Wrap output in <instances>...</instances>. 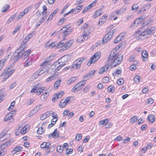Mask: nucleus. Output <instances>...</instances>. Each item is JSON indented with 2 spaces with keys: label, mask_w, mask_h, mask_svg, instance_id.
<instances>
[{
  "label": "nucleus",
  "mask_w": 156,
  "mask_h": 156,
  "mask_svg": "<svg viewBox=\"0 0 156 156\" xmlns=\"http://www.w3.org/2000/svg\"><path fill=\"white\" fill-rule=\"evenodd\" d=\"M73 31L72 28H70V25L67 24L62 27L61 29L58 31V33L64 36L63 39L59 43L56 42H53L51 44H49V48H52L56 46V48H61L60 51H62L66 50L71 47L73 44V41L70 40L68 41H66L65 36L69 34Z\"/></svg>",
  "instance_id": "f257e3e1"
},
{
  "label": "nucleus",
  "mask_w": 156,
  "mask_h": 156,
  "mask_svg": "<svg viewBox=\"0 0 156 156\" xmlns=\"http://www.w3.org/2000/svg\"><path fill=\"white\" fill-rule=\"evenodd\" d=\"M123 58L122 55L118 54L116 50H113L108 56L107 61L108 63L112 62L111 66L112 68L120 64Z\"/></svg>",
  "instance_id": "f03ea898"
},
{
  "label": "nucleus",
  "mask_w": 156,
  "mask_h": 156,
  "mask_svg": "<svg viewBox=\"0 0 156 156\" xmlns=\"http://www.w3.org/2000/svg\"><path fill=\"white\" fill-rule=\"evenodd\" d=\"M155 28L154 27H151L148 30H146L144 32L140 33V31L139 30L135 32L134 34V35L136 36V38L138 40L143 39L144 37L147 35L152 34L154 31Z\"/></svg>",
  "instance_id": "7ed1b4c3"
},
{
  "label": "nucleus",
  "mask_w": 156,
  "mask_h": 156,
  "mask_svg": "<svg viewBox=\"0 0 156 156\" xmlns=\"http://www.w3.org/2000/svg\"><path fill=\"white\" fill-rule=\"evenodd\" d=\"M14 71V69H11L9 68L6 69L0 76L1 77L4 76L2 82L5 81L12 74Z\"/></svg>",
  "instance_id": "20e7f679"
},
{
  "label": "nucleus",
  "mask_w": 156,
  "mask_h": 156,
  "mask_svg": "<svg viewBox=\"0 0 156 156\" xmlns=\"http://www.w3.org/2000/svg\"><path fill=\"white\" fill-rule=\"evenodd\" d=\"M71 55H66L62 56L58 61L62 68L65 66L67 62L70 59Z\"/></svg>",
  "instance_id": "39448f33"
},
{
  "label": "nucleus",
  "mask_w": 156,
  "mask_h": 156,
  "mask_svg": "<svg viewBox=\"0 0 156 156\" xmlns=\"http://www.w3.org/2000/svg\"><path fill=\"white\" fill-rule=\"evenodd\" d=\"M86 58H85L81 57L76 59L74 62L73 65L71 66V69L75 68L76 69H79L80 68L81 63L83 61H86Z\"/></svg>",
  "instance_id": "423d86ee"
},
{
  "label": "nucleus",
  "mask_w": 156,
  "mask_h": 156,
  "mask_svg": "<svg viewBox=\"0 0 156 156\" xmlns=\"http://www.w3.org/2000/svg\"><path fill=\"white\" fill-rule=\"evenodd\" d=\"M62 68L58 61H56L49 67V73H55Z\"/></svg>",
  "instance_id": "0eeeda50"
},
{
  "label": "nucleus",
  "mask_w": 156,
  "mask_h": 156,
  "mask_svg": "<svg viewBox=\"0 0 156 156\" xmlns=\"http://www.w3.org/2000/svg\"><path fill=\"white\" fill-rule=\"evenodd\" d=\"M101 55V53L100 52L98 51L95 53L93 56L90 58L88 62L87 65L88 66H90L92 63H95L99 58Z\"/></svg>",
  "instance_id": "6e6552de"
},
{
  "label": "nucleus",
  "mask_w": 156,
  "mask_h": 156,
  "mask_svg": "<svg viewBox=\"0 0 156 156\" xmlns=\"http://www.w3.org/2000/svg\"><path fill=\"white\" fill-rule=\"evenodd\" d=\"M18 50H16L13 55L11 56V59H14V62H16L22 57V53L19 52Z\"/></svg>",
  "instance_id": "1a4fd4ad"
},
{
  "label": "nucleus",
  "mask_w": 156,
  "mask_h": 156,
  "mask_svg": "<svg viewBox=\"0 0 156 156\" xmlns=\"http://www.w3.org/2000/svg\"><path fill=\"white\" fill-rule=\"evenodd\" d=\"M85 83L84 81H81L76 84L72 89V91L76 92L80 90L84 86Z\"/></svg>",
  "instance_id": "9d476101"
},
{
  "label": "nucleus",
  "mask_w": 156,
  "mask_h": 156,
  "mask_svg": "<svg viewBox=\"0 0 156 156\" xmlns=\"http://www.w3.org/2000/svg\"><path fill=\"white\" fill-rule=\"evenodd\" d=\"M48 69L46 70V68L45 67H42L39 70L37 71V73H35L34 74V76L35 78V77H38L40 75H41L42 74L44 73V75L46 74H48Z\"/></svg>",
  "instance_id": "9b49d317"
},
{
  "label": "nucleus",
  "mask_w": 156,
  "mask_h": 156,
  "mask_svg": "<svg viewBox=\"0 0 156 156\" xmlns=\"http://www.w3.org/2000/svg\"><path fill=\"white\" fill-rule=\"evenodd\" d=\"M70 97H67L65 99H62L60 101L59 105L60 108H63L66 106L67 103H69L70 100Z\"/></svg>",
  "instance_id": "f8f14e48"
},
{
  "label": "nucleus",
  "mask_w": 156,
  "mask_h": 156,
  "mask_svg": "<svg viewBox=\"0 0 156 156\" xmlns=\"http://www.w3.org/2000/svg\"><path fill=\"white\" fill-rule=\"evenodd\" d=\"M64 94V92L62 91L57 93L56 94L54 95L52 98V101L53 102L56 101L58 99L61 98H62V96Z\"/></svg>",
  "instance_id": "ddd939ff"
},
{
  "label": "nucleus",
  "mask_w": 156,
  "mask_h": 156,
  "mask_svg": "<svg viewBox=\"0 0 156 156\" xmlns=\"http://www.w3.org/2000/svg\"><path fill=\"white\" fill-rule=\"evenodd\" d=\"M112 35L110 34V33L106 34L104 37L102 39V44H105L107 43L111 38Z\"/></svg>",
  "instance_id": "4468645a"
},
{
  "label": "nucleus",
  "mask_w": 156,
  "mask_h": 156,
  "mask_svg": "<svg viewBox=\"0 0 156 156\" xmlns=\"http://www.w3.org/2000/svg\"><path fill=\"white\" fill-rule=\"evenodd\" d=\"M95 70H92L88 74L85 75L83 77V81H86L88 79L92 77L95 74Z\"/></svg>",
  "instance_id": "2eb2a0df"
},
{
  "label": "nucleus",
  "mask_w": 156,
  "mask_h": 156,
  "mask_svg": "<svg viewBox=\"0 0 156 156\" xmlns=\"http://www.w3.org/2000/svg\"><path fill=\"white\" fill-rule=\"evenodd\" d=\"M84 33L83 34V36H79L77 37V38L78 39H81V41H83V39L85 40H87L88 39V33H86L85 30H84Z\"/></svg>",
  "instance_id": "dca6fc26"
},
{
  "label": "nucleus",
  "mask_w": 156,
  "mask_h": 156,
  "mask_svg": "<svg viewBox=\"0 0 156 156\" xmlns=\"http://www.w3.org/2000/svg\"><path fill=\"white\" fill-rule=\"evenodd\" d=\"M109 65H106L104 66L101 68L99 70V73L100 74H102L104 72L107 71L108 70V69L109 68Z\"/></svg>",
  "instance_id": "f3484780"
},
{
  "label": "nucleus",
  "mask_w": 156,
  "mask_h": 156,
  "mask_svg": "<svg viewBox=\"0 0 156 156\" xmlns=\"http://www.w3.org/2000/svg\"><path fill=\"white\" fill-rule=\"evenodd\" d=\"M10 114V113H9L6 115L4 119V121H6L10 120H11V122H13L14 121V118Z\"/></svg>",
  "instance_id": "a211bd4d"
},
{
  "label": "nucleus",
  "mask_w": 156,
  "mask_h": 156,
  "mask_svg": "<svg viewBox=\"0 0 156 156\" xmlns=\"http://www.w3.org/2000/svg\"><path fill=\"white\" fill-rule=\"evenodd\" d=\"M107 16V15H104L103 17L99 19V22L98 23V24L99 25H101L104 23L106 20Z\"/></svg>",
  "instance_id": "6ab92c4d"
},
{
  "label": "nucleus",
  "mask_w": 156,
  "mask_h": 156,
  "mask_svg": "<svg viewBox=\"0 0 156 156\" xmlns=\"http://www.w3.org/2000/svg\"><path fill=\"white\" fill-rule=\"evenodd\" d=\"M141 54L143 60L144 61H147L148 56V54L147 51H144L142 52Z\"/></svg>",
  "instance_id": "aec40b11"
},
{
  "label": "nucleus",
  "mask_w": 156,
  "mask_h": 156,
  "mask_svg": "<svg viewBox=\"0 0 156 156\" xmlns=\"http://www.w3.org/2000/svg\"><path fill=\"white\" fill-rule=\"evenodd\" d=\"M22 147L19 145L13 149L12 152L13 153V154H14L22 150Z\"/></svg>",
  "instance_id": "412c9836"
},
{
  "label": "nucleus",
  "mask_w": 156,
  "mask_h": 156,
  "mask_svg": "<svg viewBox=\"0 0 156 156\" xmlns=\"http://www.w3.org/2000/svg\"><path fill=\"white\" fill-rule=\"evenodd\" d=\"M31 60V58L30 59L29 57H28L25 61L24 65V66L25 67H27L31 65L32 64V62Z\"/></svg>",
  "instance_id": "4be33fe9"
},
{
  "label": "nucleus",
  "mask_w": 156,
  "mask_h": 156,
  "mask_svg": "<svg viewBox=\"0 0 156 156\" xmlns=\"http://www.w3.org/2000/svg\"><path fill=\"white\" fill-rule=\"evenodd\" d=\"M59 10V9H56L52 13H51L50 15H49V20H51L52 19L53 17L55 15Z\"/></svg>",
  "instance_id": "5701e85b"
},
{
  "label": "nucleus",
  "mask_w": 156,
  "mask_h": 156,
  "mask_svg": "<svg viewBox=\"0 0 156 156\" xmlns=\"http://www.w3.org/2000/svg\"><path fill=\"white\" fill-rule=\"evenodd\" d=\"M59 133L57 131V129H56L53 133L51 135L54 138H56L58 137Z\"/></svg>",
  "instance_id": "b1692460"
},
{
  "label": "nucleus",
  "mask_w": 156,
  "mask_h": 156,
  "mask_svg": "<svg viewBox=\"0 0 156 156\" xmlns=\"http://www.w3.org/2000/svg\"><path fill=\"white\" fill-rule=\"evenodd\" d=\"M77 79L76 77H72L67 81V83L70 84L71 83H74Z\"/></svg>",
  "instance_id": "393cba45"
},
{
  "label": "nucleus",
  "mask_w": 156,
  "mask_h": 156,
  "mask_svg": "<svg viewBox=\"0 0 156 156\" xmlns=\"http://www.w3.org/2000/svg\"><path fill=\"white\" fill-rule=\"evenodd\" d=\"M147 119L149 121L153 123L155 120V118L154 116L152 115H150L148 116Z\"/></svg>",
  "instance_id": "a878e982"
},
{
  "label": "nucleus",
  "mask_w": 156,
  "mask_h": 156,
  "mask_svg": "<svg viewBox=\"0 0 156 156\" xmlns=\"http://www.w3.org/2000/svg\"><path fill=\"white\" fill-rule=\"evenodd\" d=\"M138 120L137 118L136 115H134L130 119V122L131 124H133L135 122H136Z\"/></svg>",
  "instance_id": "bb28decb"
},
{
  "label": "nucleus",
  "mask_w": 156,
  "mask_h": 156,
  "mask_svg": "<svg viewBox=\"0 0 156 156\" xmlns=\"http://www.w3.org/2000/svg\"><path fill=\"white\" fill-rule=\"evenodd\" d=\"M101 14V9H100L98 10L97 11L94 13L93 16L94 18H96L100 15Z\"/></svg>",
  "instance_id": "cd10ccee"
},
{
  "label": "nucleus",
  "mask_w": 156,
  "mask_h": 156,
  "mask_svg": "<svg viewBox=\"0 0 156 156\" xmlns=\"http://www.w3.org/2000/svg\"><path fill=\"white\" fill-rule=\"evenodd\" d=\"M41 148H45L46 150H48L49 148V145H47V143L44 142L41 145Z\"/></svg>",
  "instance_id": "c85d7f7f"
},
{
  "label": "nucleus",
  "mask_w": 156,
  "mask_h": 156,
  "mask_svg": "<svg viewBox=\"0 0 156 156\" xmlns=\"http://www.w3.org/2000/svg\"><path fill=\"white\" fill-rule=\"evenodd\" d=\"M57 120L56 118H52L51 121V123L49 124V128L53 126L55 124Z\"/></svg>",
  "instance_id": "c756f323"
},
{
  "label": "nucleus",
  "mask_w": 156,
  "mask_h": 156,
  "mask_svg": "<svg viewBox=\"0 0 156 156\" xmlns=\"http://www.w3.org/2000/svg\"><path fill=\"white\" fill-rule=\"evenodd\" d=\"M21 127H20L19 128V130L20 129V133L21 134H24L25 133L27 132V127H26L25 126H24L23 128H22L21 129H20Z\"/></svg>",
  "instance_id": "7c9ffc66"
},
{
  "label": "nucleus",
  "mask_w": 156,
  "mask_h": 156,
  "mask_svg": "<svg viewBox=\"0 0 156 156\" xmlns=\"http://www.w3.org/2000/svg\"><path fill=\"white\" fill-rule=\"evenodd\" d=\"M49 114V113L48 112H47L45 113L42 115L40 118V119L41 120H43L46 119L47 117H48V115Z\"/></svg>",
  "instance_id": "2f4dec72"
},
{
  "label": "nucleus",
  "mask_w": 156,
  "mask_h": 156,
  "mask_svg": "<svg viewBox=\"0 0 156 156\" xmlns=\"http://www.w3.org/2000/svg\"><path fill=\"white\" fill-rule=\"evenodd\" d=\"M26 47L23 46V45H21L16 50H18L19 52H21V53L23 52V49L25 48Z\"/></svg>",
  "instance_id": "473e14b6"
},
{
  "label": "nucleus",
  "mask_w": 156,
  "mask_h": 156,
  "mask_svg": "<svg viewBox=\"0 0 156 156\" xmlns=\"http://www.w3.org/2000/svg\"><path fill=\"white\" fill-rule=\"evenodd\" d=\"M109 121V119H104L99 122V123L101 125L106 124Z\"/></svg>",
  "instance_id": "72a5a7b5"
},
{
  "label": "nucleus",
  "mask_w": 156,
  "mask_h": 156,
  "mask_svg": "<svg viewBox=\"0 0 156 156\" xmlns=\"http://www.w3.org/2000/svg\"><path fill=\"white\" fill-rule=\"evenodd\" d=\"M39 110V106H37L31 112L32 113L35 114Z\"/></svg>",
  "instance_id": "f704fd0d"
},
{
  "label": "nucleus",
  "mask_w": 156,
  "mask_h": 156,
  "mask_svg": "<svg viewBox=\"0 0 156 156\" xmlns=\"http://www.w3.org/2000/svg\"><path fill=\"white\" fill-rule=\"evenodd\" d=\"M56 59V55L55 54L51 55L49 56V62L53 60L55 61Z\"/></svg>",
  "instance_id": "c9c22d12"
},
{
  "label": "nucleus",
  "mask_w": 156,
  "mask_h": 156,
  "mask_svg": "<svg viewBox=\"0 0 156 156\" xmlns=\"http://www.w3.org/2000/svg\"><path fill=\"white\" fill-rule=\"evenodd\" d=\"M133 80L134 82L136 83H139L140 80V76H135Z\"/></svg>",
  "instance_id": "e433bc0d"
},
{
  "label": "nucleus",
  "mask_w": 156,
  "mask_h": 156,
  "mask_svg": "<svg viewBox=\"0 0 156 156\" xmlns=\"http://www.w3.org/2000/svg\"><path fill=\"white\" fill-rule=\"evenodd\" d=\"M34 34V32L33 31L29 34L28 35L25 37L26 38V39L27 40H28L31 37L33 36V34Z\"/></svg>",
  "instance_id": "4c0bfd02"
},
{
  "label": "nucleus",
  "mask_w": 156,
  "mask_h": 156,
  "mask_svg": "<svg viewBox=\"0 0 156 156\" xmlns=\"http://www.w3.org/2000/svg\"><path fill=\"white\" fill-rule=\"evenodd\" d=\"M6 61L5 59H2L0 61V70L2 69L4 66V64Z\"/></svg>",
  "instance_id": "58836bf2"
},
{
  "label": "nucleus",
  "mask_w": 156,
  "mask_h": 156,
  "mask_svg": "<svg viewBox=\"0 0 156 156\" xmlns=\"http://www.w3.org/2000/svg\"><path fill=\"white\" fill-rule=\"evenodd\" d=\"M61 80H57L55 83L54 84V88H55L56 87V89H57V88L59 86L60 84V82Z\"/></svg>",
  "instance_id": "ea45409f"
},
{
  "label": "nucleus",
  "mask_w": 156,
  "mask_h": 156,
  "mask_svg": "<svg viewBox=\"0 0 156 156\" xmlns=\"http://www.w3.org/2000/svg\"><path fill=\"white\" fill-rule=\"evenodd\" d=\"M55 73H54L50 75V77H49V81L52 80L56 78Z\"/></svg>",
  "instance_id": "a19ab883"
},
{
  "label": "nucleus",
  "mask_w": 156,
  "mask_h": 156,
  "mask_svg": "<svg viewBox=\"0 0 156 156\" xmlns=\"http://www.w3.org/2000/svg\"><path fill=\"white\" fill-rule=\"evenodd\" d=\"M63 151V147L60 146L58 145L57 147V151L61 153Z\"/></svg>",
  "instance_id": "79ce46f5"
},
{
  "label": "nucleus",
  "mask_w": 156,
  "mask_h": 156,
  "mask_svg": "<svg viewBox=\"0 0 156 156\" xmlns=\"http://www.w3.org/2000/svg\"><path fill=\"white\" fill-rule=\"evenodd\" d=\"M122 69H117L116 70L115 73H112V75L114 76H116V74L119 75L121 73H122Z\"/></svg>",
  "instance_id": "37998d69"
},
{
  "label": "nucleus",
  "mask_w": 156,
  "mask_h": 156,
  "mask_svg": "<svg viewBox=\"0 0 156 156\" xmlns=\"http://www.w3.org/2000/svg\"><path fill=\"white\" fill-rule=\"evenodd\" d=\"M10 141L9 140H8L6 142L4 143L1 145L0 146V149L1 148V147L4 146H5L6 147H7L9 144H10Z\"/></svg>",
  "instance_id": "c03bdc74"
},
{
  "label": "nucleus",
  "mask_w": 156,
  "mask_h": 156,
  "mask_svg": "<svg viewBox=\"0 0 156 156\" xmlns=\"http://www.w3.org/2000/svg\"><path fill=\"white\" fill-rule=\"evenodd\" d=\"M142 17H141L140 18H139L138 19H136V20H135V22L136 23V24L137 25L139 24H140L141 22H142Z\"/></svg>",
  "instance_id": "a18cd8bd"
},
{
  "label": "nucleus",
  "mask_w": 156,
  "mask_h": 156,
  "mask_svg": "<svg viewBox=\"0 0 156 156\" xmlns=\"http://www.w3.org/2000/svg\"><path fill=\"white\" fill-rule=\"evenodd\" d=\"M96 2H97V0H95L87 6L90 9L92 7L95 5V3Z\"/></svg>",
  "instance_id": "49530a36"
},
{
  "label": "nucleus",
  "mask_w": 156,
  "mask_h": 156,
  "mask_svg": "<svg viewBox=\"0 0 156 156\" xmlns=\"http://www.w3.org/2000/svg\"><path fill=\"white\" fill-rule=\"evenodd\" d=\"M7 133V130L5 129H4L0 133V136L1 137H2L3 136H5V135Z\"/></svg>",
  "instance_id": "de8ad7c7"
},
{
  "label": "nucleus",
  "mask_w": 156,
  "mask_h": 156,
  "mask_svg": "<svg viewBox=\"0 0 156 156\" xmlns=\"http://www.w3.org/2000/svg\"><path fill=\"white\" fill-rule=\"evenodd\" d=\"M124 80L122 78H120L118 79L117 81V83H118L119 85H121L123 84L124 83Z\"/></svg>",
  "instance_id": "09e8293b"
},
{
  "label": "nucleus",
  "mask_w": 156,
  "mask_h": 156,
  "mask_svg": "<svg viewBox=\"0 0 156 156\" xmlns=\"http://www.w3.org/2000/svg\"><path fill=\"white\" fill-rule=\"evenodd\" d=\"M102 81H103V83H107L109 81V78L108 77H105L102 79Z\"/></svg>",
  "instance_id": "8fccbe9b"
},
{
  "label": "nucleus",
  "mask_w": 156,
  "mask_h": 156,
  "mask_svg": "<svg viewBox=\"0 0 156 156\" xmlns=\"http://www.w3.org/2000/svg\"><path fill=\"white\" fill-rule=\"evenodd\" d=\"M66 19L65 18H62L61 19L58 21V25H60L62 24L65 21V20Z\"/></svg>",
  "instance_id": "3c124183"
},
{
  "label": "nucleus",
  "mask_w": 156,
  "mask_h": 156,
  "mask_svg": "<svg viewBox=\"0 0 156 156\" xmlns=\"http://www.w3.org/2000/svg\"><path fill=\"white\" fill-rule=\"evenodd\" d=\"M66 154H70L73 152V149L71 148L67 149H66Z\"/></svg>",
  "instance_id": "603ef678"
},
{
  "label": "nucleus",
  "mask_w": 156,
  "mask_h": 156,
  "mask_svg": "<svg viewBox=\"0 0 156 156\" xmlns=\"http://www.w3.org/2000/svg\"><path fill=\"white\" fill-rule=\"evenodd\" d=\"M28 9H26L23 12H21L20 14V16H21V17H23L24 15L28 11Z\"/></svg>",
  "instance_id": "864d4df0"
},
{
  "label": "nucleus",
  "mask_w": 156,
  "mask_h": 156,
  "mask_svg": "<svg viewBox=\"0 0 156 156\" xmlns=\"http://www.w3.org/2000/svg\"><path fill=\"white\" fill-rule=\"evenodd\" d=\"M82 135L81 134H78L76 135V139H77V141H79L82 138Z\"/></svg>",
  "instance_id": "5fc2aeb1"
},
{
  "label": "nucleus",
  "mask_w": 156,
  "mask_h": 156,
  "mask_svg": "<svg viewBox=\"0 0 156 156\" xmlns=\"http://www.w3.org/2000/svg\"><path fill=\"white\" fill-rule=\"evenodd\" d=\"M43 128L41 127L38 128L37 130V133L39 134H41L43 133Z\"/></svg>",
  "instance_id": "6e6d98bb"
},
{
  "label": "nucleus",
  "mask_w": 156,
  "mask_h": 156,
  "mask_svg": "<svg viewBox=\"0 0 156 156\" xmlns=\"http://www.w3.org/2000/svg\"><path fill=\"white\" fill-rule=\"evenodd\" d=\"M113 89H114V87L110 85L108 87V90L109 92H113Z\"/></svg>",
  "instance_id": "4d7b16f0"
},
{
  "label": "nucleus",
  "mask_w": 156,
  "mask_h": 156,
  "mask_svg": "<svg viewBox=\"0 0 156 156\" xmlns=\"http://www.w3.org/2000/svg\"><path fill=\"white\" fill-rule=\"evenodd\" d=\"M90 86L88 85L86 87L83 89V91L84 92H87L89 91L90 89Z\"/></svg>",
  "instance_id": "13d9d810"
},
{
  "label": "nucleus",
  "mask_w": 156,
  "mask_h": 156,
  "mask_svg": "<svg viewBox=\"0 0 156 156\" xmlns=\"http://www.w3.org/2000/svg\"><path fill=\"white\" fill-rule=\"evenodd\" d=\"M120 36H117L116 38L115 39L114 41V43L116 44L118 43L120 41V39L119 38Z\"/></svg>",
  "instance_id": "bf43d9fd"
},
{
  "label": "nucleus",
  "mask_w": 156,
  "mask_h": 156,
  "mask_svg": "<svg viewBox=\"0 0 156 156\" xmlns=\"http://www.w3.org/2000/svg\"><path fill=\"white\" fill-rule=\"evenodd\" d=\"M112 126V124L111 123L109 122V123H107L105 125V127L106 128H110Z\"/></svg>",
  "instance_id": "052dcab7"
},
{
  "label": "nucleus",
  "mask_w": 156,
  "mask_h": 156,
  "mask_svg": "<svg viewBox=\"0 0 156 156\" xmlns=\"http://www.w3.org/2000/svg\"><path fill=\"white\" fill-rule=\"evenodd\" d=\"M9 6L8 5H6V6L4 7L2 9V11L4 12L7 11L9 9Z\"/></svg>",
  "instance_id": "680f3d73"
},
{
  "label": "nucleus",
  "mask_w": 156,
  "mask_h": 156,
  "mask_svg": "<svg viewBox=\"0 0 156 156\" xmlns=\"http://www.w3.org/2000/svg\"><path fill=\"white\" fill-rule=\"evenodd\" d=\"M34 101L33 99L30 98L29 99L27 102V104L28 105H30L32 103H33Z\"/></svg>",
  "instance_id": "e2e57ef3"
},
{
  "label": "nucleus",
  "mask_w": 156,
  "mask_h": 156,
  "mask_svg": "<svg viewBox=\"0 0 156 156\" xmlns=\"http://www.w3.org/2000/svg\"><path fill=\"white\" fill-rule=\"evenodd\" d=\"M28 55L27 54V53H25V52H23L22 53V57L21 58H23V59L25 58H27Z\"/></svg>",
  "instance_id": "0e129e2a"
},
{
  "label": "nucleus",
  "mask_w": 156,
  "mask_h": 156,
  "mask_svg": "<svg viewBox=\"0 0 156 156\" xmlns=\"http://www.w3.org/2000/svg\"><path fill=\"white\" fill-rule=\"evenodd\" d=\"M138 8V6H137L136 4L134 5L132 8V11H136Z\"/></svg>",
  "instance_id": "69168bd1"
},
{
  "label": "nucleus",
  "mask_w": 156,
  "mask_h": 156,
  "mask_svg": "<svg viewBox=\"0 0 156 156\" xmlns=\"http://www.w3.org/2000/svg\"><path fill=\"white\" fill-rule=\"evenodd\" d=\"M43 88H39L37 90V93H39V94H41L42 92H43L44 90V89H43Z\"/></svg>",
  "instance_id": "338daca9"
},
{
  "label": "nucleus",
  "mask_w": 156,
  "mask_h": 156,
  "mask_svg": "<svg viewBox=\"0 0 156 156\" xmlns=\"http://www.w3.org/2000/svg\"><path fill=\"white\" fill-rule=\"evenodd\" d=\"M150 5H148V4H145L143 6V7H144V8L145 9H146V11H147L149 9L150 7Z\"/></svg>",
  "instance_id": "774afa93"
}]
</instances>
